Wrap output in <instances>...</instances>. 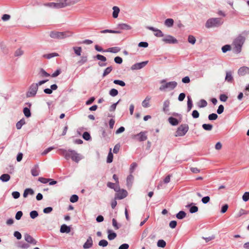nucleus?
I'll list each match as a JSON object with an SVG mask.
<instances>
[{"instance_id":"obj_1","label":"nucleus","mask_w":249,"mask_h":249,"mask_svg":"<svg viewBox=\"0 0 249 249\" xmlns=\"http://www.w3.org/2000/svg\"><path fill=\"white\" fill-rule=\"evenodd\" d=\"M245 37L240 35L237 36L233 41L231 44L232 50L234 53H239L241 52L242 47L245 41Z\"/></svg>"},{"instance_id":"obj_2","label":"nucleus","mask_w":249,"mask_h":249,"mask_svg":"<svg viewBox=\"0 0 249 249\" xmlns=\"http://www.w3.org/2000/svg\"><path fill=\"white\" fill-rule=\"evenodd\" d=\"M60 151L62 152V155L67 160L71 159L73 161L77 163L81 160L80 155L75 150L71 149L66 150L62 149H60Z\"/></svg>"},{"instance_id":"obj_3","label":"nucleus","mask_w":249,"mask_h":249,"mask_svg":"<svg viewBox=\"0 0 249 249\" xmlns=\"http://www.w3.org/2000/svg\"><path fill=\"white\" fill-rule=\"evenodd\" d=\"M221 18H209L205 23L206 28L209 29L213 27H217L223 24Z\"/></svg>"},{"instance_id":"obj_4","label":"nucleus","mask_w":249,"mask_h":249,"mask_svg":"<svg viewBox=\"0 0 249 249\" xmlns=\"http://www.w3.org/2000/svg\"><path fill=\"white\" fill-rule=\"evenodd\" d=\"M72 35V33L69 31L63 32L52 31L50 34L51 38L58 39H64L71 36Z\"/></svg>"},{"instance_id":"obj_5","label":"nucleus","mask_w":249,"mask_h":249,"mask_svg":"<svg viewBox=\"0 0 249 249\" xmlns=\"http://www.w3.org/2000/svg\"><path fill=\"white\" fill-rule=\"evenodd\" d=\"M188 130L189 126L188 124H181L178 128L176 132L175 136L176 137L183 136L186 134Z\"/></svg>"},{"instance_id":"obj_6","label":"nucleus","mask_w":249,"mask_h":249,"mask_svg":"<svg viewBox=\"0 0 249 249\" xmlns=\"http://www.w3.org/2000/svg\"><path fill=\"white\" fill-rule=\"evenodd\" d=\"M38 87L36 83H33L31 85L29 88L28 91L26 93L27 97H34L37 92Z\"/></svg>"},{"instance_id":"obj_7","label":"nucleus","mask_w":249,"mask_h":249,"mask_svg":"<svg viewBox=\"0 0 249 249\" xmlns=\"http://www.w3.org/2000/svg\"><path fill=\"white\" fill-rule=\"evenodd\" d=\"M177 82L176 81H171L166 83L164 85H162L159 88V89L161 91L165 90L166 89H174L177 86Z\"/></svg>"},{"instance_id":"obj_8","label":"nucleus","mask_w":249,"mask_h":249,"mask_svg":"<svg viewBox=\"0 0 249 249\" xmlns=\"http://www.w3.org/2000/svg\"><path fill=\"white\" fill-rule=\"evenodd\" d=\"M45 6L53 9L62 8V6L60 0H57V2H48L44 4Z\"/></svg>"},{"instance_id":"obj_9","label":"nucleus","mask_w":249,"mask_h":249,"mask_svg":"<svg viewBox=\"0 0 249 249\" xmlns=\"http://www.w3.org/2000/svg\"><path fill=\"white\" fill-rule=\"evenodd\" d=\"M162 40L165 43L168 44H176L178 42V40L171 35H167L165 36L162 39Z\"/></svg>"},{"instance_id":"obj_10","label":"nucleus","mask_w":249,"mask_h":249,"mask_svg":"<svg viewBox=\"0 0 249 249\" xmlns=\"http://www.w3.org/2000/svg\"><path fill=\"white\" fill-rule=\"evenodd\" d=\"M146 133V131H142L139 134L134 135L132 138L134 139H137L140 142L144 141L147 139Z\"/></svg>"},{"instance_id":"obj_11","label":"nucleus","mask_w":249,"mask_h":249,"mask_svg":"<svg viewBox=\"0 0 249 249\" xmlns=\"http://www.w3.org/2000/svg\"><path fill=\"white\" fill-rule=\"evenodd\" d=\"M62 8L73 5L81 0H60Z\"/></svg>"},{"instance_id":"obj_12","label":"nucleus","mask_w":249,"mask_h":249,"mask_svg":"<svg viewBox=\"0 0 249 249\" xmlns=\"http://www.w3.org/2000/svg\"><path fill=\"white\" fill-rule=\"evenodd\" d=\"M148 61H143L140 63H135L134 65H133L131 67V69L132 70H140L143 67H144L148 63Z\"/></svg>"},{"instance_id":"obj_13","label":"nucleus","mask_w":249,"mask_h":249,"mask_svg":"<svg viewBox=\"0 0 249 249\" xmlns=\"http://www.w3.org/2000/svg\"><path fill=\"white\" fill-rule=\"evenodd\" d=\"M127 195V192L126 190L122 189L119 190L115 195V198L122 199L125 197Z\"/></svg>"},{"instance_id":"obj_14","label":"nucleus","mask_w":249,"mask_h":249,"mask_svg":"<svg viewBox=\"0 0 249 249\" xmlns=\"http://www.w3.org/2000/svg\"><path fill=\"white\" fill-rule=\"evenodd\" d=\"M147 28L151 31L155 32V33L154 34V35L157 37H162L164 36L162 31L160 29L151 26H148Z\"/></svg>"},{"instance_id":"obj_15","label":"nucleus","mask_w":249,"mask_h":249,"mask_svg":"<svg viewBox=\"0 0 249 249\" xmlns=\"http://www.w3.org/2000/svg\"><path fill=\"white\" fill-rule=\"evenodd\" d=\"M238 74L240 76H244L249 74V68L246 66L241 67L238 71Z\"/></svg>"},{"instance_id":"obj_16","label":"nucleus","mask_w":249,"mask_h":249,"mask_svg":"<svg viewBox=\"0 0 249 249\" xmlns=\"http://www.w3.org/2000/svg\"><path fill=\"white\" fill-rule=\"evenodd\" d=\"M93 245V241L91 236H89L86 242L83 245L84 249H88L90 248Z\"/></svg>"},{"instance_id":"obj_17","label":"nucleus","mask_w":249,"mask_h":249,"mask_svg":"<svg viewBox=\"0 0 249 249\" xmlns=\"http://www.w3.org/2000/svg\"><path fill=\"white\" fill-rule=\"evenodd\" d=\"M25 240L30 244H32L33 245H36V241L35 239H34L31 235L28 234V233H26L24 235Z\"/></svg>"},{"instance_id":"obj_18","label":"nucleus","mask_w":249,"mask_h":249,"mask_svg":"<svg viewBox=\"0 0 249 249\" xmlns=\"http://www.w3.org/2000/svg\"><path fill=\"white\" fill-rule=\"evenodd\" d=\"M232 72L231 71H227L226 72L225 81L229 82L231 83L233 80L232 76Z\"/></svg>"},{"instance_id":"obj_19","label":"nucleus","mask_w":249,"mask_h":249,"mask_svg":"<svg viewBox=\"0 0 249 249\" xmlns=\"http://www.w3.org/2000/svg\"><path fill=\"white\" fill-rule=\"evenodd\" d=\"M117 28L123 30H129L131 29V27L125 23H120L117 25Z\"/></svg>"},{"instance_id":"obj_20","label":"nucleus","mask_w":249,"mask_h":249,"mask_svg":"<svg viewBox=\"0 0 249 249\" xmlns=\"http://www.w3.org/2000/svg\"><path fill=\"white\" fill-rule=\"evenodd\" d=\"M151 100V97L150 96H146L145 99L142 102V106L144 108H147L150 107L149 102Z\"/></svg>"},{"instance_id":"obj_21","label":"nucleus","mask_w":249,"mask_h":249,"mask_svg":"<svg viewBox=\"0 0 249 249\" xmlns=\"http://www.w3.org/2000/svg\"><path fill=\"white\" fill-rule=\"evenodd\" d=\"M31 174L34 177H36L39 174V166L36 165L31 170Z\"/></svg>"},{"instance_id":"obj_22","label":"nucleus","mask_w":249,"mask_h":249,"mask_svg":"<svg viewBox=\"0 0 249 249\" xmlns=\"http://www.w3.org/2000/svg\"><path fill=\"white\" fill-rule=\"evenodd\" d=\"M174 23V20L172 18H167L164 21V25L168 27L171 28L173 27Z\"/></svg>"},{"instance_id":"obj_23","label":"nucleus","mask_w":249,"mask_h":249,"mask_svg":"<svg viewBox=\"0 0 249 249\" xmlns=\"http://www.w3.org/2000/svg\"><path fill=\"white\" fill-rule=\"evenodd\" d=\"M120 50H121V49L119 47H114L109 48L105 50V52L116 53H117L119 52H120Z\"/></svg>"},{"instance_id":"obj_24","label":"nucleus","mask_w":249,"mask_h":249,"mask_svg":"<svg viewBox=\"0 0 249 249\" xmlns=\"http://www.w3.org/2000/svg\"><path fill=\"white\" fill-rule=\"evenodd\" d=\"M60 231L62 233H69L71 231V228L66 225L63 224L61 226Z\"/></svg>"},{"instance_id":"obj_25","label":"nucleus","mask_w":249,"mask_h":249,"mask_svg":"<svg viewBox=\"0 0 249 249\" xmlns=\"http://www.w3.org/2000/svg\"><path fill=\"white\" fill-rule=\"evenodd\" d=\"M107 233H108L107 238L109 240H112L114 239L117 236L116 233L114 232H112L110 230H108L107 231Z\"/></svg>"},{"instance_id":"obj_26","label":"nucleus","mask_w":249,"mask_h":249,"mask_svg":"<svg viewBox=\"0 0 249 249\" xmlns=\"http://www.w3.org/2000/svg\"><path fill=\"white\" fill-rule=\"evenodd\" d=\"M34 194V191L32 189L27 188L26 189L23 193V197H26L29 195H33Z\"/></svg>"},{"instance_id":"obj_27","label":"nucleus","mask_w":249,"mask_h":249,"mask_svg":"<svg viewBox=\"0 0 249 249\" xmlns=\"http://www.w3.org/2000/svg\"><path fill=\"white\" fill-rule=\"evenodd\" d=\"M193 203H191L186 206L187 207H190L189 212L191 213H195L198 210V207L196 206H191Z\"/></svg>"},{"instance_id":"obj_28","label":"nucleus","mask_w":249,"mask_h":249,"mask_svg":"<svg viewBox=\"0 0 249 249\" xmlns=\"http://www.w3.org/2000/svg\"><path fill=\"white\" fill-rule=\"evenodd\" d=\"M170 105V101L169 100H165L163 105V111L164 112H167L169 111V107Z\"/></svg>"},{"instance_id":"obj_29","label":"nucleus","mask_w":249,"mask_h":249,"mask_svg":"<svg viewBox=\"0 0 249 249\" xmlns=\"http://www.w3.org/2000/svg\"><path fill=\"white\" fill-rule=\"evenodd\" d=\"M10 179V176L9 174H4L0 177V180L2 182H7Z\"/></svg>"},{"instance_id":"obj_30","label":"nucleus","mask_w":249,"mask_h":249,"mask_svg":"<svg viewBox=\"0 0 249 249\" xmlns=\"http://www.w3.org/2000/svg\"><path fill=\"white\" fill-rule=\"evenodd\" d=\"M113 13H112V16L114 18H117L118 17V14L120 12V9L117 6H114L113 7Z\"/></svg>"},{"instance_id":"obj_31","label":"nucleus","mask_w":249,"mask_h":249,"mask_svg":"<svg viewBox=\"0 0 249 249\" xmlns=\"http://www.w3.org/2000/svg\"><path fill=\"white\" fill-rule=\"evenodd\" d=\"M101 34H105V33H113V34H120L121 32L118 30H112L109 29H106L104 30H102L100 31Z\"/></svg>"},{"instance_id":"obj_32","label":"nucleus","mask_w":249,"mask_h":249,"mask_svg":"<svg viewBox=\"0 0 249 249\" xmlns=\"http://www.w3.org/2000/svg\"><path fill=\"white\" fill-rule=\"evenodd\" d=\"M168 121L169 123L172 125H177L178 124V120L173 117H170L168 118Z\"/></svg>"},{"instance_id":"obj_33","label":"nucleus","mask_w":249,"mask_h":249,"mask_svg":"<svg viewBox=\"0 0 249 249\" xmlns=\"http://www.w3.org/2000/svg\"><path fill=\"white\" fill-rule=\"evenodd\" d=\"M156 235L152 234L149 236V237L146 239V242L147 244H151L154 242Z\"/></svg>"},{"instance_id":"obj_34","label":"nucleus","mask_w":249,"mask_h":249,"mask_svg":"<svg viewBox=\"0 0 249 249\" xmlns=\"http://www.w3.org/2000/svg\"><path fill=\"white\" fill-rule=\"evenodd\" d=\"M186 215V213L183 211H179L177 214L176 217L178 219H182Z\"/></svg>"},{"instance_id":"obj_35","label":"nucleus","mask_w":249,"mask_h":249,"mask_svg":"<svg viewBox=\"0 0 249 249\" xmlns=\"http://www.w3.org/2000/svg\"><path fill=\"white\" fill-rule=\"evenodd\" d=\"M25 124V121L24 119H21L20 121L18 122L16 124V128L17 129H20L22 125Z\"/></svg>"},{"instance_id":"obj_36","label":"nucleus","mask_w":249,"mask_h":249,"mask_svg":"<svg viewBox=\"0 0 249 249\" xmlns=\"http://www.w3.org/2000/svg\"><path fill=\"white\" fill-rule=\"evenodd\" d=\"M202 128L206 131H211L213 129V125L211 124H204L202 125Z\"/></svg>"},{"instance_id":"obj_37","label":"nucleus","mask_w":249,"mask_h":249,"mask_svg":"<svg viewBox=\"0 0 249 249\" xmlns=\"http://www.w3.org/2000/svg\"><path fill=\"white\" fill-rule=\"evenodd\" d=\"M187 99H188L187 109H188V111H189L191 110V109H192V107H193V103H192V99H191V98L190 97V96H188Z\"/></svg>"},{"instance_id":"obj_38","label":"nucleus","mask_w":249,"mask_h":249,"mask_svg":"<svg viewBox=\"0 0 249 249\" xmlns=\"http://www.w3.org/2000/svg\"><path fill=\"white\" fill-rule=\"evenodd\" d=\"M134 179V177L132 175H129L127 178H126V182H127V185L128 186H131L132 184L133 180Z\"/></svg>"},{"instance_id":"obj_39","label":"nucleus","mask_w":249,"mask_h":249,"mask_svg":"<svg viewBox=\"0 0 249 249\" xmlns=\"http://www.w3.org/2000/svg\"><path fill=\"white\" fill-rule=\"evenodd\" d=\"M112 67L111 66H109L107 67L104 71L103 73V77H104L107 75H108L109 73L111 72V71H112Z\"/></svg>"},{"instance_id":"obj_40","label":"nucleus","mask_w":249,"mask_h":249,"mask_svg":"<svg viewBox=\"0 0 249 249\" xmlns=\"http://www.w3.org/2000/svg\"><path fill=\"white\" fill-rule=\"evenodd\" d=\"M58 56H59L58 53H50L47 54H44L43 55V57H45L47 59H50L53 57Z\"/></svg>"},{"instance_id":"obj_41","label":"nucleus","mask_w":249,"mask_h":249,"mask_svg":"<svg viewBox=\"0 0 249 249\" xmlns=\"http://www.w3.org/2000/svg\"><path fill=\"white\" fill-rule=\"evenodd\" d=\"M73 50L74 52V53L78 56L81 55V53L82 52V48L81 47H73Z\"/></svg>"},{"instance_id":"obj_42","label":"nucleus","mask_w":249,"mask_h":249,"mask_svg":"<svg viewBox=\"0 0 249 249\" xmlns=\"http://www.w3.org/2000/svg\"><path fill=\"white\" fill-rule=\"evenodd\" d=\"M88 58L87 56H82L81 57V59L78 61L77 63L80 65H82L87 62Z\"/></svg>"},{"instance_id":"obj_43","label":"nucleus","mask_w":249,"mask_h":249,"mask_svg":"<svg viewBox=\"0 0 249 249\" xmlns=\"http://www.w3.org/2000/svg\"><path fill=\"white\" fill-rule=\"evenodd\" d=\"M207 105V102H206V100H205L204 99H201L199 101V102L198 104V106L200 108L204 107H206Z\"/></svg>"},{"instance_id":"obj_44","label":"nucleus","mask_w":249,"mask_h":249,"mask_svg":"<svg viewBox=\"0 0 249 249\" xmlns=\"http://www.w3.org/2000/svg\"><path fill=\"white\" fill-rule=\"evenodd\" d=\"M249 213V211L244 210V209H241L238 213L237 214V217H239L244 214H248Z\"/></svg>"},{"instance_id":"obj_45","label":"nucleus","mask_w":249,"mask_h":249,"mask_svg":"<svg viewBox=\"0 0 249 249\" xmlns=\"http://www.w3.org/2000/svg\"><path fill=\"white\" fill-rule=\"evenodd\" d=\"M23 113H24V115L27 118L30 117L31 115L30 110L28 107L24 108Z\"/></svg>"},{"instance_id":"obj_46","label":"nucleus","mask_w":249,"mask_h":249,"mask_svg":"<svg viewBox=\"0 0 249 249\" xmlns=\"http://www.w3.org/2000/svg\"><path fill=\"white\" fill-rule=\"evenodd\" d=\"M111 149L110 148V151L108 154V156H107V163H111L112 162V160H113V154L112 153H111Z\"/></svg>"},{"instance_id":"obj_47","label":"nucleus","mask_w":249,"mask_h":249,"mask_svg":"<svg viewBox=\"0 0 249 249\" xmlns=\"http://www.w3.org/2000/svg\"><path fill=\"white\" fill-rule=\"evenodd\" d=\"M157 246L159 247L164 248L166 246V242L163 240L160 239L158 241Z\"/></svg>"},{"instance_id":"obj_48","label":"nucleus","mask_w":249,"mask_h":249,"mask_svg":"<svg viewBox=\"0 0 249 249\" xmlns=\"http://www.w3.org/2000/svg\"><path fill=\"white\" fill-rule=\"evenodd\" d=\"M231 46L230 45H225L222 47V52L226 53L227 51L231 50Z\"/></svg>"},{"instance_id":"obj_49","label":"nucleus","mask_w":249,"mask_h":249,"mask_svg":"<svg viewBox=\"0 0 249 249\" xmlns=\"http://www.w3.org/2000/svg\"><path fill=\"white\" fill-rule=\"evenodd\" d=\"M109 95L112 97H115L118 94V91L115 89H112L109 91Z\"/></svg>"},{"instance_id":"obj_50","label":"nucleus","mask_w":249,"mask_h":249,"mask_svg":"<svg viewBox=\"0 0 249 249\" xmlns=\"http://www.w3.org/2000/svg\"><path fill=\"white\" fill-rule=\"evenodd\" d=\"M112 225L115 230H118L121 227V225L118 224L116 220L114 218L112 219Z\"/></svg>"},{"instance_id":"obj_51","label":"nucleus","mask_w":249,"mask_h":249,"mask_svg":"<svg viewBox=\"0 0 249 249\" xmlns=\"http://www.w3.org/2000/svg\"><path fill=\"white\" fill-rule=\"evenodd\" d=\"M188 41L190 43L194 44L196 43V39L193 36L189 35L188 36Z\"/></svg>"},{"instance_id":"obj_52","label":"nucleus","mask_w":249,"mask_h":249,"mask_svg":"<svg viewBox=\"0 0 249 249\" xmlns=\"http://www.w3.org/2000/svg\"><path fill=\"white\" fill-rule=\"evenodd\" d=\"M218 116L215 113H212L208 116V119L210 121H214L217 119Z\"/></svg>"},{"instance_id":"obj_53","label":"nucleus","mask_w":249,"mask_h":249,"mask_svg":"<svg viewBox=\"0 0 249 249\" xmlns=\"http://www.w3.org/2000/svg\"><path fill=\"white\" fill-rule=\"evenodd\" d=\"M94 58H97L98 60H101L103 62H105L107 61V58L105 56L101 55V54H97Z\"/></svg>"},{"instance_id":"obj_54","label":"nucleus","mask_w":249,"mask_h":249,"mask_svg":"<svg viewBox=\"0 0 249 249\" xmlns=\"http://www.w3.org/2000/svg\"><path fill=\"white\" fill-rule=\"evenodd\" d=\"M113 83L115 84L120 85L122 87H124L125 86V83L123 81L120 80H114Z\"/></svg>"},{"instance_id":"obj_55","label":"nucleus","mask_w":249,"mask_h":249,"mask_svg":"<svg viewBox=\"0 0 249 249\" xmlns=\"http://www.w3.org/2000/svg\"><path fill=\"white\" fill-rule=\"evenodd\" d=\"M23 51H22L21 49L19 48L16 51L15 53V56L17 57L20 56L23 54Z\"/></svg>"},{"instance_id":"obj_56","label":"nucleus","mask_w":249,"mask_h":249,"mask_svg":"<svg viewBox=\"0 0 249 249\" xmlns=\"http://www.w3.org/2000/svg\"><path fill=\"white\" fill-rule=\"evenodd\" d=\"M83 138L86 141H89L91 139L89 133L88 132H84L83 134Z\"/></svg>"},{"instance_id":"obj_57","label":"nucleus","mask_w":249,"mask_h":249,"mask_svg":"<svg viewBox=\"0 0 249 249\" xmlns=\"http://www.w3.org/2000/svg\"><path fill=\"white\" fill-rule=\"evenodd\" d=\"M38 215V213L36 211H32L30 213V216L32 219L36 218Z\"/></svg>"},{"instance_id":"obj_58","label":"nucleus","mask_w":249,"mask_h":249,"mask_svg":"<svg viewBox=\"0 0 249 249\" xmlns=\"http://www.w3.org/2000/svg\"><path fill=\"white\" fill-rule=\"evenodd\" d=\"M98 245L100 246L105 247L107 246L108 242L106 240L103 239L99 241Z\"/></svg>"},{"instance_id":"obj_59","label":"nucleus","mask_w":249,"mask_h":249,"mask_svg":"<svg viewBox=\"0 0 249 249\" xmlns=\"http://www.w3.org/2000/svg\"><path fill=\"white\" fill-rule=\"evenodd\" d=\"M78 200V196L76 195H73L70 198V201L72 203H75Z\"/></svg>"},{"instance_id":"obj_60","label":"nucleus","mask_w":249,"mask_h":249,"mask_svg":"<svg viewBox=\"0 0 249 249\" xmlns=\"http://www.w3.org/2000/svg\"><path fill=\"white\" fill-rule=\"evenodd\" d=\"M50 179L49 178H46L42 177H40L38 178V181L43 184H46L50 181Z\"/></svg>"},{"instance_id":"obj_61","label":"nucleus","mask_w":249,"mask_h":249,"mask_svg":"<svg viewBox=\"0 0 249 249\" xmlns=\"http://www.w3.org/2000/svg\"><path fill=\"white\" fill-rule=\"evenodd\" d=\"M228 98V96L225 94H222L220 95L219 99L222 102H226Z\"/></svg>"},{"instance_id":"obj_62","label":"nucleus","mask_w":249,"mask_h":249,"mask_svg":"<svg viewBox=\"0 0 249 249\" xmlns=\"http://www.w3.org/2000/svg\"><path fill=\"white\" fill-rule=\"evenodd\" d=\"M242 199L245 202L249 200V192H246L244 194V195H243V196H242Z\"/></svg>"},{"instance_id":"obj_63","label":"nucleus","mask_w":249,"mask_h":249,"mask_svg":"<svg viewBox=\"0 0 249 249\" xmlns=\"http://www.w3.org/2000/svg\"><path fill=\"white\" fill-rule=\"evenodd\" d=\"M224 107L222 105H220L217 110V113L218 114H221L224 111Z\"/></svg>"},{"instance_id":"obj_64","label":"nucleus","mask_w":249,"mask_h":249,"mask_svg":"<svg viewBox=\"0 0 249 249\" xmlns=\"http://www.w3.org/2000/svg\"><path fill=\"white\" fill-rule=\"evenodd\" d=\"M114 61L116 63L120 64L123 62V59L121 57L116 56L114 58Z\"/></svg>"}]
</instances>
